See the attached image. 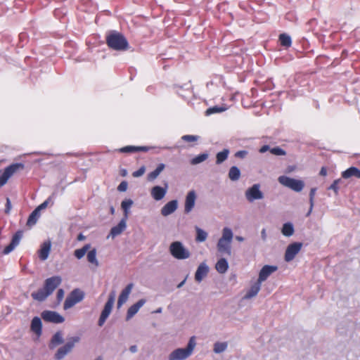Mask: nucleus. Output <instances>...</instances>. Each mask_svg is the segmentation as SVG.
Returning a JSON list of instances; mask_svg holds the SVG:
<instances>
[{
  "label": "nucleus",
  "instance_id": "58",
  "mask_svg": "<svg viewBox=\"0 0 360 360\" xmlns=\"http://www.w3.org/2000/svg\"><path fill=\"white\" fill-rule=\"evenodd\" d=\"M320 175L326 176L327 174V170L325 167H322L320 171Z\"/></svg>",
  "mask_w": 360,
  "mask_h": 360
},
{
  "label": "nucleus",
  "instance_id": "10",
  "mask_svg": "<svg viewBox=\"0 0 360 360\" xmlns=\"http://www.w3.org/2000/svg\"><path fill=\"white\" fill-rule=\"evenodd\" d=\"M41 316L44 321L48 323L58 324L62 323L65 321V318L55 311L44 310L41 312Z\"/></svg>",
  "mask_w": 360,
  "mask_h": 360
},
{
  "label": "nucleus",
  "instance_id": "62",
  "mask_svg": "<svg viewBox=\"0 0 360 360\" xmlns=\"http://www.w3.org/2000/svg\"><path fill=\"white\" fill-rule=\"evenodd\" d=\"M186 278L177 285L178 288H181L185 283Z\"/></svg>",
  "mask_w": 360,
  "mask_h": 360
},
{
  "label": "nucleus",
  "instance_id": "61",
  "mask_svg": "<svg viewBox=\"0 0 360 360\" xmlns=\"http://www.w3.org/2000/svg\"><path fill=\"white\" fill-rule=\"evenodd\" d=\"M235 238L236 240H238L239 242H243L244 240V238L242 236H236Z\"/></svg>",
  "mask_w": 360,
  "mask_h": 360
},
{
  "label": "nucleus",
  "instance_id": "29",
  "mask_svg": "<svg viewBox=\"0 0 360 360\" xmlns=\"http://www.w3.org/2000/svg\"><path fill=\"white\" fill-rule=\"evenodd\" d=\"M229 178L233 181H236L240 177V170L236 166H232L229 171Z\"/></svg>",
  "mask_w": 360,
  "mask_h": 360
},
{
  "label": "nucleus",
  "instance_id": "7",
  "mask_svg": "<svg viewBox=\"0 0 360 360\" xmlns=\"http://www.w3.org/2000/svg\"><path fill=\"white\" fill-rule=\"evenodd\" d=\"M84 297V292L79 288H75L72 290L70 294L67 296L64 304L63 309L67 310L75 306L78 302H81Z\"/></svg>",
  "mask_w": 360,
  "mask_h": 360
},
{
  "label": "nucleus",
  "instance_id": "34",
  "mask_svg": "<svg viewBox=\"0 0 360 360\" xmlns=\"http://www.w3.org/2000/svg\"><path fill=\"white\" fill-rule=\"evenodd\" d=\"M90 247V244H86L83 248L75 250L74 252V255L79 259H82L85 255L86 252L89 250Z\"/></svg>",
  "mask_w": 360,
  "mask_h": 360
},
{
  "label": "nucleus",
  "instance_id": "56",
  "mask_svg": "<svg viewBox=\"0 0 360 360\" xmlns=\"http://www.w3.org/2000/svg\"><path fill=\"white\" fill-rule=\"evenodd\" d=\"M145 172V167L143 166L141 168H139L138 170H136V176H140L143 175Z\"/></svg>",
  "mask_w": 360,
  "mask_h": 360
},
{
  "label": "nucleus",
  "instance_id": "59",
  "mask_svg": "<svg viewBox=\"0 0 360 360\" xmlns=\"http://www.w3.org/2000/svg\"><path fill=\"white\" fill-rule=\"evenodd\" d=\"M120 175L122 176H126L127 175V170L126 169H121Z\"/></svg>",
  "mask_w": 360,
  "mask_h": 360
},
{
  "label": "nucleus",
  "instance_id": "53",
  "mask_svg": "<svg viewBox=\"0 0 360 360\" xmlns=\"http://www.w3.org/2000/svg\"><path fill=\"white\" fill-rule=\"evenodd\" d=\"M150 149L148 146H136V153L137 152H147Z\"/></svg>",
  "mask_w": 360,
  "mask_h": 360
},
{
  "label": "nucleus",
  "instance_id": "24",
  "mask_svg": "<svg viewBox=\"0 0 360 360\" xmlns=\"http://www.w3.org/2000/svg\"><path fill=\"white\" fill-rule=\"evenodd\" d=\"M261 288V283L259 281H257L251 286V288L248 290L246 294L244 296L245 299H251L255 297Z\"/></svg>",
  "mask_w": 360,
  "mask_h": 360
},
{
  "label": "nucleus",
  "instance_id": "35",
  "mask_svg": "<svg viewBox=\"0 0 360 360\" xmlns=\"http://www.w3.org/2000/svg\"><path fill=\"white\" fill-rule=\"evenodd\" d=\"M87 260L89 262L95 264L96 266H98V262L96 259V250L94 248L87 253Z\"/></svg>",
  "mask_w": 360,
  "mask_h": 360
},
{
  "label": "nucleus",
  "instance_id": "64",
  "mask_svg": "<svg viewBox=\"0 0 360 360\" xmlns=\"http://www.w3.org/2000/svg\"><path fill=\"white\" fill-rule=\"evenodd\" d=\"M129 350L131 352H135V345H131L130 347H129Z\"/></svg>",
  "mask_w": 360,
  "mask_h": 360
},
{
  "label": "nucleus",
  "instance_id": "31",
  "mask_svg": "<svg viewBox=\"0 0 360 360\" xmlns=\"http://www.w3.org/2000/svg\"><path fill=\"white\" fill-rule=\"evenodd\" d=\"M133 204L134 201L131 199H125L121 202V208L123 210L124 215L126 217H127L129 210Z\"/></svg>",
  "mask_w": 360,
  "mask_h": 360
},
{
  "label": "nucleus",
  "instance_id": "38",
  "mask_svg": "<svg viewBox=\"0 0 360 360\" xmlns=\"http://www.w3.org/2000/svg\"><path fill=\"white\" fill-rule=\"evenodd\" d=\"M226 110V108L219 107V106L216 105V106H213V107H211V108H209L208 109H207V110L205 111V115H210L214 113L222 112L225 111Z\"/></svg>",
  "mask_w": 360,
  "mask_h": 360
},
{
  "label": "nucleus",
  "instance_id": "17",
  "mask_svg": "<svg viewBox=\"0 0 360 360\" xmlns=\"http://www.w3.org/2000/svg\"><path fill=\"white\" fill-rule=\"evenodd\" d=\"M208 272V266L205 262L201 263L195 271V280L198 283L201 282L207 276Z\"/></svg>",
  "mask_w": 360,
  "mask_h": 360
},
{
  "label": "nucleus",
  "instance_id": "37",
  "mask_svg": "<svg viewBox=\"0 0 360 360\" xmlns=\"http://www.w3.org/2000/svg\"><path fill=\"white\" fill-rule=\"evenodd\" d=\"M126 226H112L110 234L108 236V238L112 237V238L115 236L120 235L122 231H124Z\"/></svg>",
  "mask_w": 360,
  "mask_h": 360
},
{
  "label": "nucleus",
  "instance_id": "32",
  "mask_svg": "<svg viewBox=\"0 0 360 360\" xmlns=\"http://www.w3.org/2000/svg\"><path fill=\"white\" fill-rule=\"evenodd\" d=\"M228 347V344L226 342H217L214 344L213 351L216 354L224 352Z\"/></svg>",
  "mask_w": 360,
  "mask_h": 360
},
{
  "label": "nucleus",
  "instance_id": "50",
  "mask_svg": "<svg viewBox=\"0 0 360 360\" xmlns=\"http://www.w3.org/2000/svg\"><path fill=\"white\" fill-rule=\"evenodd\" d=\"M248 153V152L247 150H239V151H237L235 153V157L238 158L243 159V158H245L246 157Z\"/></svg>",
  "mask_w": 360,
  "mask_h": 360
},
{
  "label": "nucleus",
  "instance_id": "57",
  "mask_svg": "<svg viewBox=\"0 0 360 360\" xmlns=\"http://www.w3.org/2000/svg\"><path fill=\"white\" fill-rule=\"evenodd\" d=\"M127 217L124 216L117 225H127Z\"/></svg>",
  "mask_w": 360,
  "mask_h": 360
},
{
  "label": "nucleus",
  "instance_id": "63",
  "mask_svg": "<svg viewBox=\"0 0 360 360\" xmlns=\"http://www.w3.org/2000/svg\"><path fill=\"white\" fill-rule=\"evenodd\" d=\"M110 212L111 214H113L115 213V208L112 205H111L110 207Z\"/></svg>",
  "mask_w": 360,
  "mask_h": 360
},
{
  "label": "nucleus",
  "instance_id": "13",
  "mask_svg": "<svg viewBox=\"0 0 360 360\" xmlns=\"http://www.w3.org/2000/svg\"><path fill=\"white\" fill-rule=\"evenodd\" d=\"M302 246L301 243H294L289 245L285 250V260L286 262L292 261L300 252Z\"/></svg>",
  "mask_w": 360,
  "mask_h": 360
},
{
  "label": "nucleus",
  "instance_id": "16",
  "mask_svg": "<svg viewBox=\"0 0 360 360\" xmlns=\"http://www.w3.org/2000/svg\"><path fill=\"white\" fill-rule=\"evenodd\" d=\"M51 248V242L50 240L44 241L40 246L38 250L39 257L41 261H45L48 259Z\"/></svg>",
  "mask_w": 360,
  "mask_h": 360
},
{
  "label": "nucleus",
  "instance_id": "19",
  "mask_svg": "<svg viewBox=\"0 0 360 360\" xmlns=\"http://www.w3.org/2000/svg\"><path fill=\"white\" fill-rule=\"evenodd\" d=\"M134 284L129 283L128 284L125 288H124L119 297L117 301V307L120 308L122 304H124L128 300L129 295L130 292H131V290L133 288Z\"/></svg>",
  "mask_w": 360,
  "mask_h": 360
},
{
  "label": "nucleus",
  "instance_id": "48",
  "mask_svg": "<svg viewBox=\"0 0 360 360\" xmlns=\"http://www.w3.org/2000/svg\"><path fill=\"white\" fill-rule=\"evenodd\" d=\"M315 192H316V188H313L311 189L310 193H309L310 210H309V212H310L311 211V210H312L313 200H314V196L315 195ZM309 214V213H308V214Z\"/></svg>",
  "mask_w": 360,
  "mask_h": 360
},
{
  "label": "nucleus",
  "instance_id": "1",
  "mask_svg": "<svg viewBox=\"0 0 360 360\" xmlns=\"http://www.w3.org/2000/svg\"><path fill=\"white\" fill-rule=\"evenodd\" d=\"M62 278L60 276H53L44 281V287L37 291L33 292L31 296L33 300L44 302L61 284Z\"/></svg>",
  "mask_w": 360,
  "mask_h": 360
},
{
  "label": "nucleus",
  "instance_id": "14",
  "mask_svg": "<svg viewBox=\"0 0 360 360\" xmlns=\"http://www.w3.org/2000/svg\"><path fill=\"white\" fill-rule=\"evenodd\" d=\"M168 189L167 183H165V187L155 186L151 188L150 195L157 201L162 200L166 195Z\"/></svg>",
  "mask_w": 360,
  "mask_h": 360
},
{
  "label": "nucleus",
  "instance_id": "11",
  "mask_svg": "<svg viewBox=\"0 0 360 360\" xmlns=\"http://www.w3.org/2000/svg\"><path fill=\"white\" fill-rule=\"evenodd\" d=\"M23 237V231L18 230L13 236L11 241L8 245H7L3 250L4 255H8L20 243L21 239Z\"/></svg>",
  "mask_w": 360,
  "mask_h": 360
},
{
  "label": "nucleus",
  "instance_id": "4",
  "mask_svg": "<svg viewBox=\"0 0 360 360\" xmlns=\"http://www.w3.org/2000/svg\"><path fill=\"white\" fill-rule=\"evenodd\" d=\"M196 345L195 337H191L186 348H178L172 351L168 356V360H184L189 357Z\"/></svg>",
  "mask_w": 360,
  "mask_h": 360
},
{
  "label": "nucleus",
  "instance_id": "43",
  "mask_svg": "<svg viewBox=\"0 0 360 360\" xmlns=\"http://www.w3.org/2000/svg\"><path fill=\"white\" fill-rule=\"evenodd\" d=\"M9 178L10 176L4 171L0 175V188L7 183Z\"/></svg>",
  "mask_w": 360,
  "mask_h": 360
},
{
  "label": "nucleus",
  "instance_id": "8",
  "mask_svg": "<svg viewBox=\"0 0 360 360\" xmlns=\"http://www.w3.org/2000/svg\"><path fill=\"white\" fill-rule=\"evenodd\" d=\"M278 180L281 184L296 192H300L304 186L303 181L292 179L286 176H281L278 177Z\"/></svg>",
  "mask_w": 360,
  "mask_h": 360
},
{
  "label": "nucleus",
  "instance_id": "41",
  "mask_svg": "<svg viewBox=\"0 0 360 360\" xmlns=\"http://www.w3.org/2000/svg\"><path fill=\"white\" fill-rule=\"evenodd\" d=\"M270 152L271 154L278 155V156L285 155L286 154V152L280 147H275V148H271Z\"/></svg>",
  "mask_w": 360,
  "mask_h": 360
},
{
  "label": "nucleus",
  "instance_id": "20",
  "mask_svg": "<svg viewBox=\"0 0 360 360\" xmlns=\"http://www.w3.org/2000/svg\"><path fill=\"white\" fill-rule=\"evenodd\" d=\"M178 207V201L172 200L166 203L161 209V214L163 216H168L172 214Z\"/></svg>",
  "mask_w": 360,
  "mask_h": 360
},
{
  "label": "nucleus",
  "instance_id": "40",
  "mask_svg": "<svg viewBox=\"0 0 360 360\" xmlns=\"http://www.w3.org/2000/svg\"><path fill=\"white\" fill-rule=\"evenodd\" d=\"M199 139L200 136L197 135H184L181 136V140L186 142L197 141Z\"/></svg>",
  "mask_w": 360,
  "mask_h": 360
},
{
  "label": "nucleus",
  "instance_id": "33",
  "mask_svg": "<svg viewBox=\"0 0 360 360\" xmlns=\"http://www.w3.org/2000/svg\"><path fill=\"white\" fill-rule=\"evenodd\" d=\"M229 154V150L226 149V148L224 149L221 152H219L216 156V158H217L216 164L220 165L223 162H224L227 159Z\"/></svg>",
  "mask_w": 360,
  "mask_h": 360
},
{
  "label": "nucleus",
  "instance_id": "47",
  "mask_svg": "<svg viewBox=\"0 0 360 360\" xmlns=\"http://www.w3.org/2000/svg\"><path fill=\"white\" fill-rule=\"evenodd\" d=\"M128 183L126 181H122L117 186V190L120 192H124L127 191Z\"/></svg>",
  "mask_w": 360,
  "mask_h": 360
},
{
  "label": "nucleus",
  "instance_id": "45",
  "mask_svg": "<svg viewBox=\"0 0 360 360\" xmlns=\"http://www.w3.org/2000/svg\"><path fill=\"white\" fill-rule=\"evenodd\" d=\"M120 153H134L135 152V146H127L117 150Z\"/></svg>",
  "mask_w": 360,
  "mask_h": 360
},
{
  "label": "nucleus",
  "instance_id": "23",
  "mask_svg": "<svg viewBox=\"0 0 360 360\" xmlns=\"http://www.w3.org/2000/svg\"><path fill=\"white\" fill-rule=\"evenodd\" d=\"M25 165L21 162L13 163L4 169V172L11 177L13 174L20 169H23Z\"/></svg>",
  "mask_w": 360,
  "mask_h": 360
},
{
  "label": "nucleus",
  "instance_id": "46",
  "mask_svg": "<svg viewBox=\"0 0 360 360\" xmlns=\"http://www.w3.org/2000/svg\"><path fill=\"white\" fill-rule=\"evenodd\" d=\"M135 315V304H132L128 309L126 320L129 321Z\"/></svg>",
  "mask_w": 360,
  "mask_h": 360
},
{
  "label": "nucleus",
  "instance_id": "49",
  "mask_svg": "<svg viewBox=\"0 0 360 360\" xmlns=\"http://www.w3.org/2000/svg\"><path fill=\"white\" fill-rule=\"evenodd\" d=\"M64 294H65V292H64L63 289L60 288L58 290L57 294H56V299H57V301L58 303H60L63 300V299L64 297Z\"/></svg>",
  "mask_w": 360,
  "mask_h": 360
},
{
  "label": "nucleus",
  "instance_id": "36",
  "mask_svg": "<svg viewBox=\"0 0 360 360\" xmlns=\"http://www.w3.org/2000/svg\"><path fill=\"white\" fill-rule=\"evenodd\" d=\"M208 158V154L206 153L200 154L193 158L191 161V163L192 165H198L199 163L202 162L203 161L206 160Z\"/></svg>",
  "mask_w": 360,
  "mask_h": 360
},
{
  "label": "nucleus",
  "instance_id": "12",
  "mask_svg": "<svg viewBox=\"0 0 360 360\" xmlns=\"http://www.w3.org/2000/svg\"><path fill=\"white\" fill-rule=\"evenodd\" d=\"M259 187V184H254L245 191V197L248 201L252 202L263 198L264 195Z\"/></svg>",
  "mask_w": 360,
  "mask_h": 360
},
{
  "label": "nucleus",
  "instance_id": "54",
  "mask_svg": "<svg viewBox=\"0 0 360 360\" xmlns=\"http://www.w3.org/2000/svg\"><path fill=\"white\" fill-rule=\"evenodd\" d=\"M146 300L143 299H141L136 302V312L139 311V309L145 304Z\"/></svg>",
  "mask_w": 360,
  "mask_h": 360
},
{
  "label": "nucleus",
  "instance_id": "21",
  "mask_svg": "<svg viewBox=\"0 0 360 360\" xmlns=\"http://www.w3.org/2000/svg\"><path fill=\"white\" fill-rule=\"evenodd\" d=\"M64 342L63 334L62 331H57L51 338L50 342L49 344V347L50 349H54L59 345L63 344Z\"/></svg>",
  "mask_w": 360,
  "mask_h": 360
},
{
  "label": "nucleus",
  "instance_id": "30",
  "mask_svg": "<svg viewBox=\"0 0 360 360\" xmlns=\"http://www.w3.org/2000/svg\"><path fill=\"white\" fill-rule=\"evenodd\" d=\"M279 41L281 46L286 48L290 47L292 44L290 36L285 33H283L279 35Z\"/></svg>",
  "mask_w": 360,
  "mask_h": 360
},
{
  "label": "nucleus",
  "instance_id": "25",
  "mask_svg": "<svg viewBox=\"0 0 360 360\" xmlns=\"http://www.w3.org/2000/svg\"><path fill=\"white\" fill-rule=\"evenodd\" d=\"M342 176L344 179H349L352 176L360 179V169L355 167H351L342 173Z\"/></svg>",
  "mask_w": 360,
  "mask_h": 360
},
{
  "label": "nucleus",
  "instance_id": "6",
  "mask_svg": "<svg viewBox=\"0 0 360 360\" xmlns=\"http://www.w3.org/2000/svg\"><path fill=\"white\" fill-rule=\"evenodd\" d=\"M80 338L79 336H74L68 340V342L62 347L58 348L54 355L56 360L63 359L68 353H70L74 348L76 343L79 342Z\"/></svg>",
  "mask_w": 360,
  "mask_h": 360
},
{
  "label": "nucleus",
  "instance_id": "9",
  "mask_svg": "<svg viewBox=\"0 0 360 360\" xmlns=\"http://www.w3.org/2000/svg\"><path fill=\"white\" fill-rule=\"evenodd\" d=\"M115 296L116 295L115 291H112L110 293L108 301L105 304L104 308L101 311V316L98 321V325L99 326H102L105 322L108 317L109 316L115 302Z\"/></svg>",
  "mask_w": 360,
  "mask_h": 360
},
{
  "label": "nucleus",
  "instance_id": "2",
  "mask_svg": "<svg viewBox=\"0 0 360 360\" xmlns=\"http://www.w3.org/2000/svg\"><path fill=\"white\" fill-rule=\"evenodd\" d=\"M106 44L115 51H123L129 48V43L126 37L115 30L109 31L105 37Z\"/></svg>",
  "mask_w": 360,
  "mask_h": 360
},
{
  "label": "nucleus",
  "instance_id": "22",
  "mask_svg": "<svg viewBox=\"0 0 360 360\" xmlns=\"http://www.w3.org/2000/svg\"><path fill=\"white\" fill-rule=\"evenodd\" d=\"M30 329L38 337L41 336L42 333V323L40 318L38 316H34L32 319L30 325Z\"/></svg>",
  "mask_w": 360,
  "mask_h": 360
},
{
  "label": "nucleus",
  "instance_id": "27",
  "mask_svg": "<svg viewBox=\"0 0 360 360\" xmlns=\"http://www.w3.org/2000/svg\"><path fill=\"white\" fill-rule=\"evenodd\" d=\"M41 216V212L36 207L29 215L26 225H34Z\"/></svg>",
  "mask_w": 360,
  "mask_h": 360
},
{
  "label": "nucleus",
  "instance_id": "18",
  "mask_svg": "<svg viewBox=\"0 0 360 360\" xmlns=\"http://www.w3.org/2000/svg\"><path fill=\"white\" fill-rule=\"evenodd\" d=\"M195 199H196L195 192L194 191H190L188 193V194L186 197V200H185L184 211L186 213L190 212L192 210V209L194 207Z\"/></svg>",
  "mask_w": 360,
  "mask_h": 360
},
{
  "label": "nucleus",
  "instance_id": "39",
  "mask_svg": "<svg viewBox=\"0 0 360 360\" xmlns=\"http://www.w3.org/2000/svg\"><path fill=\"white\" fill-rule=\"evenodd\" d=\"M197 236H196V241L198 242H203L206 240L207 237V233L201 229L197 228L196 229Z\"/></svg>",
  "mask_w": 360,
  "mask_h": 360
},
{
  "label": "nucleus",
  "instance_id": "42",
  "mask_svg": "<svg viewBox=\"0 0 360 360\" xmlns=\"http://www.w3.org/2000/svg\"><path fill=\"white\" fill-rule=\"evenodd\" d=\"M281 233L285 236H290L294 233L293 226H283Z\"/></svg>",
  "mask_w": 360,
  "mask_h": 360
},
{
  "label": "nucleus",
  "instance_id": "5",
  "mask_svg": "<svg viewBox=\"0 0 360 360\" xmlns=\"http://www.w3.org/2000/svg\"><path fill=\"white\" fill-rule=\"evenodd\" d=\"M171 255L179 260H184L191 257L190 251L180 241L172 242L169 247Z\"/></svg>",
  "mask_w": 360,
  "mask_h": 360
},
{
  "label": "nucleus",
  "instance_id": "60",
  "mask_svg": "<svg viewBox=\"0 0 360 360\" xmlns=\"http://www.w3.org/2000/svg\"><path fill=\"white\" fill-rule=\"evenodd\" d=\"M85 239V236L82 234V233H79L78 236H77V240L79 241H82V240H84Z\"/></svg>",
  "mask_w": 360,
  "mask_h": 360
},
{
  "label": "nucleus",
  "instance_id": "44",
  "mask_svg": "<svg viewBox=\"0 0 360 360\" xmlns=\"http://www.w3.org/2000/svg\"><path fill=\"white\" fill-rule=\"evenodd\" d=\"M341 181V179L335 180L333 183L330 186L328 189L333 190L335 193V194H338L339 190L338 184Z\"/></svg>",
  "mask_w": 360,
  "mask_h": 360
},
{
  "label": "nucleus",
  "instance_id": "28",
  "mask_svg": "<svg viewBox=\"0 0 360 360\" xmlns=\"http://www.w3.org/2000/svg\"><path fill=\"white\" fill-rule=\"evenodd\" d=\"M165 167V164H163V163L159 164L158 165L157 168L154 171L150 172L148 174V176H147L148 180L149 181H152L155 180L159 176L160 172L163 171Z\"/></svg>",
  "mask_w": 360,
  "mask_h": 360
},
{
  "label": "nucleus",
  "instance_id": "55",
  "mask_svg": "<svg viewBox=\"0 0 360 360\" xmlns=\"http://www.w3.org/2000/svg\"><path fill=\"white\" fill-rule=\"evenodd\" d=\"M271 148L269 147V146L268 145H264L262 147L260 148V149L259 150V153H264L265 152L268 151V150H270Z\"/></svg>",
  "mask_w": 360,
  "mask_h": 360
},
{
  "label": "nucleus",
  "instance_id": "26",
  "mask_svg": "<svg viewBox=\"0 0 360 360\" xmlns=\"http://www.w3.org/2000/svg\"><path fill=\"white\" fill-rule=\"evenodd\" d=\"M215 269L219 274H225L229 269V263L225 258H220L215 264Z\"/></svg>",
  "mask_w": 360,
  "mask_h": 360
},
{
  "label": "nucleus",
  "instance_id": "3",
  "mask_svg": "<svg viewBox=\"0 0 360 360\" xmlns=\"http://www.w3.org/2000/svg\"><path fill=\"white\" fill-rule=\"evenodd\" d=\"M233 238L232 231L225 227L222 231V235L217 244V252L220 256L231 257L232 255L231 243Z\"/></svg>",
  "mask_w": 360,
  "mask_h": 360
},
{
  "label": "nucleus",
  "instance_id": "52",
  "mask_svg": "<svg viewBox=\"0 0 360 360\" xmlns=\"http://www.w3.org/2000/svg\"><path fill=\"white\" fill-rule=\"evenodd\" d=\"M11 209V202L8 198H6V203L5 207V212L8 213Z\"/></svg>",
  "mask_w": 360,
  "mask_h": 360
},
{
  "label": "nucleus",
  "instance_id": "15",
  "mask_svg": "<svg viewBox=\"0 0 360 360\" xmlns=\"http://www.w3.org/2000/svg\"><path fill=\"white\" fill-rule=\"evenodd\" d=\"M278 269L276 266L271 265H265L259 271V278L257 281L262 283L263 281H266L267 278L275 272Z\"/></svg>",
  "mask_w": 360,
  "mask_h": 360
},
{
  "label": "nucleus",
  "instance_id": "51",
  "mask_svg": "<svg viewBox=\"0 0 360 360\" xmlns=\"http://www.w3.org/2000/svg\"><path fill=\"white\" fill-rule=\"evenodd\" d=\"M50 198L46 199L45 201H44L41 204H40L39 206L37 207V208L41 212L42 210H44L48 206V204L49 202Z\"/></svg>",
  "mask_w": 360,
  "mask_h": 360
}]
</instances>
